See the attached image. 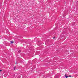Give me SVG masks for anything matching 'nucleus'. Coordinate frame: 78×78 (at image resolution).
Here are the masks:
<instances>
[{"instance_id": "nucleus-1", "label": "nucleus", "mask_w": 78, "mask_h": 78, "mask_svg": "<svg viewBox=\"0 0 78 78\" xmlns=\"http://www.w3.org/2000/svg\"><path fill=\"white\" fill-rule=\"evenodd\" d=\"M65 76L66 78H68V77H69L68 76H66V74H65Z\"/></svg>"}, {"instance_id": "nucleus-2", "label": "nucleus", "mask_w": 78, "mask_h": 78, "mask_svg": "<svg viewBox=\"0 0 78 78\" xmlns=\"http://www.w3.org/2000/svg\"><path fill=\"white\" fill-rule=\"evenodd\" d=\"M11 44H13V43H14V42L12 41H11Z\"/></svg>"}, {"instance_id": "nucleus-3", "label": "nucleus", "mask_w": 78, "mask_h": 78, "mask_svg": "<svg viewBox=\"0 0 78 78\" xmlns=\"http://www.w3.org/2000/svg\"><path fill=\"white\" fill-rule=\"evenodd\" d=\"M18 52H19V53H20V52H21V51H18Z\"/></svg>"}, {"instance_id": "nucleus-4", "label": "nucleus", "mask_w": 78, "mask_h": 78, "mask_svg": "<svg viewBox=\"0 0 78 78\" xmlns=\"http://www.w3.org/2000/svg\"><path fill=\"white\" fill-rule=\"evenodd\" d=\"M55 37H53V39H55Z\"/></svg>"}, {"instance_id": "nucleus-5", "label": "nucleus", "mask_w": 78, "mask_h": 78, "mask_svg": "<svg viewBox=\"0 0 78 78\" xmlns=\"http://www.w3.org/2000/svg\"><path fill=\"white\" fill-rule=\"evenodd\" d=\"M14 70H16V68H14Z\"/></svg>"}, {"instance_id": "nucleus-6", "label": "nucleus", "mask_w": 78, "mask_h": 78, "mask_svg": "<svg viewBox=\"0 0 78 78\" xmlns=\"http://www.w3.org/2000/svg\"><path fill=\"white\" fill-rule=\"evenodd\" d=\"M16 64H17V62H16Z\"/></svg>"}, {"instance_id": "nucleus-7", "label": "nucleus", "mask_w": 78, "mask_h": 78, "mask_svg": "<svg viewBox=\"0 0 78 78\" xmlns=\"http://www.w3.org/2000/svg\"><path fill=\"white\" fill-rule=\"evenodd\" d=\"M1 71H2L1 70H0V72H1Z\"/></svg>"}, {"instance_id": "nucleus-8", "label": "nucleus", "mask_w": 78, "mask_h": 78, "mask_svg": "<svg viewBox=\"0 0 78 78\" xmlns=\"http://www.w3.org/2000/svg\"><path fill=\"white\" fill-rule=\"evenodd\" d=\"M71 76H70V77H71Z\"/></svg>"}]
</instances>
